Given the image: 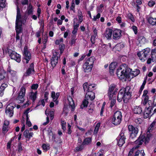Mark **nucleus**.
<instances>
[{
  "label": "nucleus",
  "mask_w": 156,
  "mask_h": 156,
  "mask_svg": "<svg viewBox=\"0 0 156 156\" xmlns=\"http://www.w3.org/2000/svg\"><path fill=\"white\" fill-rule=\"evenodd\" d=\"M140 73L139 69H136L134 71L132 72L131 69L127 67L126 64L120 66L117 69L116 74L118 77L121 80L130 77L132 76V77L138 75Z\"/></svg>",
  "instance_id": "1"
},
{
  "label": "nucleus",
  "mask_w": 156,
  "mask_h": 156,
  "mask_svg": "<svg viewBox=\"0 0 156 156\" xmlns=\"http://www.w3.org/2000/svg\"><path fill=\"white\" fill-rule=\"evenodd\" d=\"M149 128L146 136L140 135L138 139L135 141V145L129 152V155H131L133 153L134 150L138 148L140 146L143 144V142H144L145 144L148 143L151 136V134L150 133V129L149 130Z\"/></svg>",
  "instance_id": "2"
},
{
  "label": "nucleus",
  "mask_w": 156,
  "mask_h": 156,
  "mask_svg": "<svg viewBox=\"0 0 156 156\" xmlns=\"http://www.w3.org/2000/svg\"><path fill=\"white\" fill-rule=\"evenodd\" d=\"M130 88L127 86L126 88L122 87L119 91L117 97V100L119 102L122 100L125 103H127L131 97Z\"/></svg>",
  "instance_id": "3"
},
{
  "label": "nucleus",
  "mask_w": 156,
  "mask_h": 156,
  "mask_svg": "<svg viewBox=\"0 0 156 156\" xmlns=\"http://www.w3.org/2000/svg\"><path fill=\"white\" fill-rule=\"evenodd\" d=\"M151 50L149 48H146L138 52L137 55L140 60L144 62L147 59V57L150 54Z\"/></svg>",
  "instance_id": "4"
},
{
  "label": "nucleus",
  "mask_w": 156,
  "mask_h": 156,
  "mask_svg": "<svg viewBox=\"0 0 156 156\" xmlns=\"http://www.w3.org/2000/svg\"><path fill=\"white\" fill-rule=\"evenodd\" d=\"M122 120V115L120 111H117L114 113L113 116L112 123L114 125H119L121 123Z\"/></svg>",
  "instance_id": "5"
},
{
  "label": "nucleus",
  "mask_w": 156,
  "mask_h": 156,
  "mask_svg": "<svg viewBox=\"0 0 156 156\" xmlns=\"http://www.w3.org/2000/svg\"><path fill=\"white\" fill-rule=\"evenodd\" d=\"M16 104L14 103L9 104L7 106L5 110L6 114L10 117H12L13 114V109L16 107Z\"/></svg>",
  "instance_id": "6"
},
{
  "label": "nucleus",
  "mask_w": 156,
  "mask_h": 156,
  "mask_svg": "<svg viewBox=\"0 0 156 156\" xmlns=\"http://www.w3.org/2000/svg\"><path fill=\"white\" fill-rule=\"evenodd\" d=\"M128 129L129 131L131 132L130 138L133 139L135 137L138 132V129L132 125H129L128 126Z\"/></svg>",
  "instance_id": "7"
},
{
  "label": "nucleus",
  "mask_w": 156,
  "mask_h": 156,
  "mask_svg": "<svg viewBox=\"0 0 156 156\" xmlns=\"http://www.w3.org/2000/svg\"><path fill=\"white\" fill-rule=\"evenodd\" d=\"M126 139L124 133L121 132L118 137V144L119 146L122 147L125 143V140Z\"/></svg>",
  "instance_id": "8"
},
{
  "label": "nucleus",
  "mask_w": 156,
  "mask_h": 156,
  "mask_svg": "<svg viewBox=\"0 0 156 156\" xmlns=\"http://www.w3.org/2000/svg\"><path fill=\"white\" fill-rule=\"evenodd\" d=\"M9 56L12 59H14L18 62L21 61L20 55L14 51L9 52Z\"/></svg>",
  "instance_id": "9"
},
{
  "label": "nucleus",
  "mask_w": 156,
  "mask_h": 156,
  "mask_svg": "<svg viewBox=\"0 0 156 156\" xmlns=\"http://www.w3.org/2000/svg\"><path fill=\"white\" fill-rule=\"evenodd\" d=\"M115 87V85L113 84L111 85L109 87L108 94L109 99L110 100L112 99L113 97V95L115 94L114 90Z\"/></svg>",
  "instance_id": "10"
},
{
  "label": "nucleus",
  "mask_w": 156,
  "mask_h": 156,
  "mask_svg": "<svg viewBox=\"0 0 156 156\" xmlns=\"http://www.w3.org/2000/svg\"><path fill=\"white\" fill-rule=\"evenodd\" d=\"M24 53L25 56V58L23 59V61L25 62V61H26V63H28L30 59L31 55L30 53L28 51L27 48V47H24Z\"/></svg>",
  "instance_id": "11"
},
{
  "label": "nucleus",
  "mask_w": 156,
  "mask_h": 156,
  "mask_svg": "<svg viewBox=\"0 0 156 156\" xmlns=\"http://www.w3.org/2000/svg\"><path fill=\"white\" fill-rule=\"evenodd\" d=\"M58 58L57 53H54L52 57L51 58V64L52 66L55 67L58 62Z\"/></svg>",
  "instance_id": "12"
},
{
  "label": "nucleus",
  "mask_w": 156,
  "mask_h": 156,
  "mask_svg": "<svg viewBox=\"0 0 156 156\" xmlns=\"http://www.w3.org/2000/svg\"><path fill=\"white\" fill-rule=\"evenodd\" d=\"M121 30H120L116 29L114 30L113 33V38L114 40L119 39L121 37Z\"/></svg>",
  "instance_id": "13"
},
{
  "label": "nucleus",
  "mask_w": 156,
  "mask_h": 156,
  "mask_svg": "<svg viewBox=\"0 0 156 156\" xmlns=\"http://www.w3.org/2000/svg\"><path fill=\"white\" fill-rule=\"evenodd\" d=\"M34 64L32 63L30 65L29 68L25 73L24 76H29L31 74L34 73Z\"/></svg>",
  "instance_id": "14"
},
{
  "label": "nucleus",
  "mask_w": 156,
  "mask_h": 156,
  "mask_svg": "<svg viewBox=\"0 0 156 156\" xmlns=\"http://www.w3.org/2000/svg\"><path fill=\"white\" fill-rule=\"evenodd\" d=\"M95 98L94 93L92 91H88L86 94L85 98L87 100H92Z\"/></svg>",
  "instance_id": "15"
},
{
  "label": "nucleus",
  "mask_w": 156,
  "mask_h": 156,
  "mask_svg": "<svg viewBox=\"0 0 156 156\" xmlns=\"http://www.w3.org/2000/svg\"><path fill=\"white\" fill-rule=\"evenodd\" d=\"M112 34V30L110 28H107L104 34L105 36L107 39H111Z\"/></svg>",
  "instance_id": "16"
},
{
  "label": "nucleus",
  "mask_w": 156,
  "mask_h": 156,
  "mask_svg": "<svg viewBox=\"0 0 156 156\" xmlns=\"http://www.w3.org/2000/svg\"><path fill=\"white\" fill-rule=\"evenodd\" d=\"M17 16L16 23H23V21L21 19V15L20 13V10L18 6H17Z\"/></svg>",
  "instance_id": "17"
},
{
  "label": "nucleus",
  "mask_w": 156,
  "mask_h": 156,
  "mask_svg": "<svg viewBox=\"0 0 156 156\" xmlns=\"http://www.w3.org/2000/svg\"><path fill=\"white\" fill-rule=\"evenodd\" d=\"M23 23H16V34L22 32V24Z\"/></svg>",
  "instance_id": "18"
},
{
  "label": "nucleus",
  "mask_w": 156,
  "mask_h": 156,
  "mask_svg": "<svg viewBox=\"0 0 156 156\" xmlns=\"http://www.w3.org/2000/svg\"><path fill=\"white\" fill-rule=\"evenodd\" d=\"M59 95V93H55L54 91H52L51 93V97L53 98V101H54L56 105L58 104V101L57 100Z\"/></svg>",
  "instance_id": "19"
},
{
  "label": "nucleus",
  "mask_w": 156,
  "mask_h": 156,
  "mask_svg": "<svg viewBox=\"0 0 156 156\" xmlns=\"http://www.w3.org/2000/svg\"><path fill=\"white\" fill-rule=\"evenodd\" d=\"M145 38L143 36H139L137 39L138 45L140 46H141V45L144 44L146 42Z\"/></svg>",
  "instance_id": "20"
},
{
  "label": "nucleus",
  "mask_w": 156,
  "mask_h": 156,
  "mask_svg": "<svg viewBox=\"0 0 156 156\" xmlns=\"http://www.w3.org/2000/svg\"><path fill=\"white\" fill-rule=\"evenodd\" d=\"M93 66L88 65V63H85L83 65V68L85 72H90L92 70Z\"/></svg>",
  "instance_id": "21"
},
{
  "label": "nucleus",
  "mask_w": 156,
  "mask_h": 156,
  "mask_svg": "<svg viewBox=\"0 0 156 156\" xmlns=\"http://www.w3.org/2000/svg\"><path fill=\"white\" fill-rule=\"evenodd\" d=\"M37 91H36L35 92H31L29 94V98L30 99L32 100L33 102H34V101L37 98Z\"/></svg>",
  "instance_id": "22"
},
{
  "label": "nucleus",
  "mask_w": 156,
  "mask_h": 156,
  "mask_svg": "<svg viewBox=\"0 0 156 156\" xmlns=\"http://www.w3.org/2000/svg\"><path fill=\"white\" fill-rule=\"evenodd\" d=\"M29 110L30 109H28L25 111L23 115V118H24V117L26 116L27 121L26 124L29 127H30L31 125V123L30 121H28L29 118L28 117V112Z\"/></svg>",
  "instance_id": "23"
},
{
  "label": "nucleus",
  "mask_w": 156,
  "mask_h": 156,
  "mask_svg": "<svg viewBox=\"0 0 156 156\" xmlns=\"http://www.w3.org/2000/svg\"><path fill=\"white\" fill-rule=\"evenodd\" d=\"M9 124V122L7 120H5L3 124L2 128V130L4 133L7 132L8 129V126Z\"/></svg>",
  "instance_id": "24"
},
{
  "label": "nucleus",
  "mask_w": 156,
  "mask_h": 156,
  "mask_svg": "<svg viewBox=\"0 0 156 156\" xmlns=\"http://www.w3.org/2000/svg\"><path fill=\"white\" fill-rule=\"evenodd\" d=\"M151 113V109L149 108H145L144 112V118H147L150 116Z\"/></svg>",
  "instance_id": "25"
},
{
  "label": "nucleus",
  "mask_w": 156,
  "mask_h": 156,
  "mask_svg": "<svg viewBox=\"0 0 156 156\" xmlns=\"http://www.w3.org/2000/svg\"><path fill=\"white\" fill-rule=\"evenodd\" d=\"M68 100L69 102V105L72 107V111H73L74 110V108L75 107V105L74 104V102L71 98L70 96H69L68 98Z\"/></svg>",
  "instance_id": "26"
},
{
  "label": "nucleus",
  "mask_w": 156,
  "mask_h": 156,
  "mask_svg": "<svg viewBox=\"0 0 156 156\" xmlns=\"http://www.w3.org/2000/svg\"><path fill=\"white\" fill-rule=\"evenodd\" d=\"M148 22L152 25H156V19L152 17H149L147 19Z\"/></svg>",
  "instance_id": "27"
},
{
  "label": "nucleus",
  "mask_w": 156,
  "mask_h": 156,
  "mask_svg": "<svg viewBox=\"0 0 156 156\" xmlns=\"http://www.w3.org/2000/svg\"><path fill=\"white\" fill-rule=\"evenodd\" d=\"M133 111L134 113L136 114H140L142 112L141 108L137 106H135L134 108Z\"/></svg>",
  "instance_id": "28"
},
{
  "label": "nucleus",
  "mask_w": 156,
  "mask_h": 156,
  "mask_svg": "<svg viewBox=\"0 0 156 156\" xmlns=\"http://www.w3.org/2000/svg\"><path fill=\"white\" fill-rule=\"evenodd\" d=\"M91 138L87 137L84 139L82 143V144L83 145H88L91 143Z\"/></svg>",
  "instance_id": "29"
},
{
  "label": "nucleus",
  "mask_w": 156,
  "mask_h": 156,
  "mask_svg": "<svg viewBox=\"0 0 156 156\" xmlns=\"http://www.w3.org/2000/svg\"><path fill=\"white\" fill-rule=\"evenodd\" d=\"M8 86V85L6 83H3L1 85L0 87V96H2L3 94V91L5 90V88H6Z\"/></svg>",
  "instance_id": "30"
},
{
  "label": "nucleus",
  "mask_w": 156,
  "mask_h": 156,
  "mask_svg": "<svg viewBox=\"0 0 156 156\" xmlns=\"http://www.w3.org/2000/svg\"><path fill=\"white\" fill-rule=\"evenodd\" d=\"M94 59L95 58L94 57H91L87 60L85 63H88L89 65L93 66Z\"/></svg>",
  "instance_id": "31"
},
{
  "label": "nucleus",
  "mask_w": 156,
  "mask_h": 156,
  "mask_svg": "<svg viewBox=\"0 0 156 156\" xmlns=\"http://www.w3.org/2000/svg\"><path fill=\"white\" fill-rule=\"evenodd\" d=\"M27 11V14L28 15L33 14V7L30 4H29L28 7Z\"/></svg>",
  "instance_id": "32"
},
{
  "label": "nucleus",
  "mask_w": 156,
  "mask_h": 156,
  "mask_svg": "<svg viewBox=\"0 0 156 156\" xmlns=\"http://www.w3.org/2000/svg\"><path fill=\"white\" fill-rule=\"evenodd\" d=\"M79 26V24L76 23H74L73 25V30L72 31V34H76L77 32L78 29V28Z\"/></svg>",
  "instance_id": "33"
},
{
  "label": "nucleus",
  "mask_w": 156,
  "mask_h": 156,
  "mask_svg": "<svg viewBox=\"0 0 156 156\" xmlns=\"http://www.w3.org/2000/svg\"><path fill=\"white\" fill-rule=\"evenodd\" d=\"M147 80V77L146 76L144 79V81L143 82L140 89L139 90V93L140 94H141L144 88V86L146 83Z\"/></svg>",
  "instance_id": "34"
},
{
  "label": "nucleus",
  "mask_w": 156,
  "mask_h": 156,
  "mask_svg": "<svg viewBox=\"0 0 156 156\" xmlns=\"http://www.w3.org/2000/svg\"><path fill=\"white\" fill-rule=\"evenodd\" d=\"M145 154L143 150H137L135 152L134 156H144Z\"/></svg>",
  "instance_id": "35"
},
{
  "label": "nucleus",
  "mask_w": 156,
  "mask_h": 156,
  "mask_svg": "<svg viewBox=\"0 0 156 156\" xmlns=\"http://www.w3.org/2000/svg\"><path fill=\"white\" fill-rule=\"evenodd\" d=\"M124 47V45L122 44H117L114 48H115L118 51H120L122 48Z\"/></svg>",
  "instance_id": "36"
},
{
  "label": "nucleus",
  "mask_w": 156,
  "mask_h": 156,
  "mask_svg": "<svg viewBox=\"0 0 156 156\" xmlns=\"http://www.w3.org/2000/svg\"><path fill=\"white\" fill-rule=\"evenodd\" d=\"M26 93V89L23 87H21L19 94V95H22L23 96H25Z\"/></svg>",
  "instance_id": "37"
},
{
  "label": "nucleus",
  "mask_w": 156,
  "mask_h": 156,
  "mask_svg": "<svg viewBox=\"0 0 156 156\" xmlns=\"http://www.w3.org/2000/svg\"><path fill=\"white\" fill-rule=\"evenodd\" d=\"M87 100L86 99L83 101L82 105L80 106L81 108L83 109V108L87 107L89 103Z\"/></svg>",
  "instance_id": "38"
},
{
  "label": "nucleus",
  "mask_w": 156,
  "mask_h": 156,
  "mask_svg": "<svg viewBox=\"0 0 156 156\" xmlns=\"http://www.w3.org/2000/svg\"><path fill=\"white\" fill-rule=\"evenodd\" d=\"M109 71L110 72L113 73V70L115 69V63H112L109 65Z\"/></svg>",
  "instance_id": "39"
},
{
  "label": "nucleus",
  "mask_w": 156,
  "mask_h": 156,
  "mask_svg": "<svg viewBox=\"0 0 156 156\" xmlns=\"http://www.w3.org/2000/svg\"><path fill=\"white\" fill-rule=\"evenodd\" d=\"M151 56L153 57V60H156V48L151 50Z\"/></svg>",
  "instance_id": "40"
},
{
  "label": "nucleus",
  "mask_w": 156,
  "mask_h": 156,
  "mask_svg": "<svg viewBox=\"0 0 156 156\" xmlns=\"http://www.w3.org/2000/svg\"><path fill=\"white\" fill-rule=\"evenodd\" d=\"M24 96L18 95L17 99L20 101V103H22L24 101Z\"/></svg>",
  "instance_id": "41"
},
{
  "label": "nucleus",
  "mask_w": 156,
  "mask_h": 156,
  "mask_svg": "<svg viewBox=\"0 0 156 156\" xmlns=\"http://www.w3.org/2000/svg\"><path fill=\"white\" fill-rule=\"evenodd\" d=\"M8 72L12 77H15L16 75V72L15 71L11 70L10 69H8Z\"/></svg>",
  "instance_id": "42"
},
{
  "label": "nucleus",
  "mask_w": 156,
  "mask_h": 156,
  "mask_svg": "<svg viewBox=\"0 0 156 156\" xmlns=\"http://www.w3.org/2000/svg\"><path fill=\"white\" fill-rule=\"evenodd\" d=\"M6 0H0V7L2 8L5 7L6 5Z\"/></svg>",
  "instance_id": "43"
},
{
  "label": "nucleus",
  "mask_w": 156,
  "mask_h": 156,
  "mask_svg": "<svg viewBox=\"0 0 156 156\" xmlns=\"http://www.w3.org/2000/svg\"><path fill=\"white\" fill-rule=\"evenodd\" d=\"M83 148V145H81L79 147H77L75 148V151H81Z\"/></svg>",
  "instance_id": "44"
},
{
  "label": "nucleus",
  "mask_w": 156,
  "mask_h": 156,
  "mask_svg": "<svg viewBox=\"0 0 156 156\" xmlns=\"http://www.w3.org/2000/svg\"><path fill=\"white\" fill-rule=\"evenodd\" d=\"M88 83H85L83 85V88L84 90L85 91H90V90L88 89Z\"/></svg>",
  "instance_id": "45"
},
{
  "label": "nucleus",
  "mask_w": 156,
  "mask_h": 156,
  "mask_svg": "<svg viewBox=\"0 0 156 156\" xmlns=\"http://www.w3.org/2000/svg\"><path fill=\"white\" fill-rule=\"evenodd\" d=\"M128 18L130 19L133 22L135 21L133 15L131 13H129L128 15Z\"/></svg>",
  "instance_id": "46"
},
{
  "label": "nucleus",
  "mask_w": 156,
  "mask_h": 156,
  "mask_svg": "<svg viewBox=\"0 0 156 156\" xmlns=\"http://www.w3.org/2000/svg\"><path fill=\"white\" fill-rule=\"evenodd\" d=\"M6 75V73L5 72H3L0 73V80H3Z\"/></svg>",
  "instance_id": "47"
},
{
  "label": "nucleus",
  "mask_w": 156,
  "mask_h": 156,
  "mask_svg": "<svg viewBox=\"0 0 156 156\" xmlns=\"http://www.w3.org/2000/svg\"><path fill=\"white\" fill-rule=\"evenodd\" d=\"M100 126V124H99L98 123L96 125L95 127V129H94V133L96 134L98 133V130H99V128Z\"/></svg>",
  "instance_id": "48"
},
{
  "label": "nucleus",
  "mask_w": 156,
  "mask_h": 156,
  "mask_svg": "<svg viewBox=\"0 0 156 156\" xmlns=\"http://www.w3.org/2000/svg\"><path fill=\"white\" fill-rule=\"evenodd\" d=\"M116 97H114L113 99L112 100L110 105V106L111 108H112L115 105L116 102Z\"/></svg>",
  "instance_id": "49"
},
{
  "label": "nucleus",
  "mask_w": 156,
  "mask_h": 156,
  "mask_svg": "<svg viewBox=\"0 0 156 156\" xmlns=\"http://www.w3.org/2000/svg\"><path fill=\"white\" fill-rule=\"evenodd\" d=\"M97 36H95V35H94L91 36L90 39V40L92 43L93 44H94L95 43V39L96 38Z\"/></svg>",
  "instance_id": "50"
},
{
  "label": "nucleus",
  "mask_w": 156,
  "mask_h": 156,
  "mask_svg": "<svg viewBox=\"0 0 156 156\" xmlns=\"http://www.w3.org/2000/svg\"><path fill=\"white\" fill-rule=\"evenodd\" d=\"M69 111L68 108L66 106H64L63 108V113L67 115Z\"/></svg>",
  "instance_id": "51"
},
{
  "label": "nucleus",
  "mask_w": 156,
  "mask_h": 156,
  "mask_svg": "<svg viewBox=\"0 0 156 156\" xmlns=\"http://www.w3.org/2000/svg\"><path fill=\"white\" fill-rule=\"evenodd\" d=\"M135 122L137 124H141L142 122V120L140 118H138L135 119Z\"/></svg>",
  "instance_id": "52"
},
{
  "label": "nucleus",
  "mask_w": 156,
  "mask_h": 156,
  "mask_svg": "<svg viewBox=\"0 0 156 156\" xmlns=\"http://www.w3.org/2000/svg\"><path fill=\"white\" fill-rule=\"evenodd\" d=\"M153 59V57L151 56V58H150L148 59L147 61V63L148 64H150L151 62H153L156 61V60L154 61Z\"/></svg>",
  "instance_id": "53"
},
{
  "label": "nucleus",
  "mask_w": 156,
  "mask_h": 156,
  "mask_svg": "<svg viewBox=\"0 0 156 156\" xmlns=\"http://www.w3.org/2000/svg\"><path fill=\"white\" fill-rule=\"evenodd\" d=\"M76 39H75V38H72L70 42H69V44L71 46H72L73 45H74L76 43Z\"/></svg>",
  "instance_id": "54"
},
{
  "label": "nucleus",
  "mask_w": 156,
  "mask_h": 156,
  "mask_svg": "<svg viewBox=\"0 0 156 156\" xmlns=\"http://www.w3.org/2000/svg\"><path fill=\"white\" fill-rule=\"evenodd\" d=\"M52 128H49L48 130V134L49 136H52L53 135V132L52 131Z\"/></svg>",
  "instance_id": "55"
},
{
  "label": "nucleus",
  "mask_w": 156,
  "mask_h": 156,
  "mask_svg": "<svg viewBox=\"0 0 156 156\" xmlns=\"http://www.w3.org/2000/svg\"><path fill=\"white\" fill-rule=\"evenodd\" d=\"M45 102L44 99H42L41 101H39L38 105H42L43 106H44L45 105Z\"/></svg>",
  "instance_id": "56"
},
{
  "label": "nucleus",
  "mask_w": 156,
  "mask_h": 156,
  "mask_svg": "<svg viewBox=\"0 0 156 156\" xmlns=\"http://www.w3.org/2000/svg\"><path fill=\"white\" fill-rule=\"evenodd\" d=\"M95 85L94 84H91L88 86V89L91 90H92L94 89Z\"/></svg>",
  "instance_id": "57"
},
{
  "label": "nucleus",
  "mask_w": 156,
  "mask_h": 156,
  "mask_svg": "<svg viewBox=\"0 0 156 156\" xmlns=\"http://www.w3.org/2000/svg\"><path fill=\"white\" fill-rule=\"evenodd\" d=\"M29 133V130L27 129L24 132L23 135L25 136L26 138H28Z\"/></svg>",
  "instance_id": "58"
},
{
  "label": "nucleus",
  "mask_w": 156,
  "mask_h": 156,
  "mask_svg": "<svg viewBox=\"0 0 156 156\" xmlns=\"http://www.w3.org/2000/svg\"><path fill=\"white\" fill-rule=\"evenodd\" d=\"M101 15L100 13H98L96 16H94L93 19V20L94 21L97 20V19H98L100 17Z\"/></svg>",
  "instance_id": "59"
},
{
  "label": "nucleus",
  "mask_w": 156,
  "mask_h": 156,
  "mask_svg": "<svg viewBox=\"0 0 156 156\" xmlns=\"http://www.w3.org/2000/svg\"><path fill=\"white\" fill-rule=\"evenodd\" d=\"M38 87V85L37 84H33L31 86V88L32 89H37Z\"/></svg>",
  "instance_id": "60"
},
{
  "label": "nucleus",
  "mask_w": 156,
  "mask_h": 156,
  "mask_svg": "<svg viewBox=\"0 0 156 156\" xmlns=\"http://www.w3.org/2000/svg\"><path fill=\"white\" fill-rule=\"evenodd\" d=\"M65 47V45L64 44L60 45L59 46V49L60 50L61 52L62 53Z\"/></svg>",
  "instance_id": "61"
},
{
  "label": "nucleus",
  "mask_w": 156,
  "mask_h": 156,
  "mask_svg": "<svg viewBox=\"0 0 156 156\" xmlns=\"http://www.w3.org/2000/svg\"><path fill=\"white\" fill-rule=\"evenodd\" d=\"M155 4V3L154 1H150L148 3V5L152 7Z\"/></svg>",
  "instance_id": "62"
},
{
  "label": "nucleus",
  "mask_w": 156,
  "mask_h": 156,
  "mask_svg": "<svg viewBox=\"0 0 156 156\" xmlns=\"http://www.w3.org/2000/svg\"><path fill=\"white\" fill-rule=\"evenodd\" d=\"M21 3L23 5H27L28 4V0H21Z\"/></svg>",
  "instance_id": "63"
},
{
  "label": "nucleus",
  "mask_w": 156,
  "mask_h": 156,
  "mask_svg": "<svg viewBox=\"0 0 156 156\" xmlns=\"http://www.w3.org/2000/svg\"><path fill=\"white\" fill-rule=\"evenodd\" d=\"M18 151L19 152L22 151L23 150L22 147L21 145V143L19 144H18Z\"/></svg>",
  "instance_id": "64"
}]
</instances>
